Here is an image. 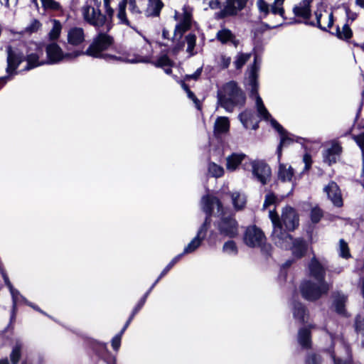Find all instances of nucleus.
<instances>
[{
  "mask_svg": "<svg viewBox=\"0 0 364 364\" xmlns=\"http://www.w3.org/2000/svg\"><path fill=\"white\" fill-rule=\"evenodd\" d=\"M254 59L252 64L247 69L248 74V85L250 87V97L255 99V107L257 109L258 117L264 121H269L271 124V121L274 119L271 114L269 112L266 107L264 106L262 99L259 95V72L262 64L261 55L255 51V48L253 50Z\"/></svg>",
  "mask_w": 364,
  "mask_h": 364,
  "instance_id": "f257e3e1",
  "label": "nucleus"
},
{
  "mask_svg": "<svg viewBox=\"0 0 364 364\" xmlns=\"http://www.w3.org/2000/svg\"><path fill=\"white\" fill-rule=\"evenodd\" d=\"M218 105L227 112H231L236 106L242 107L246 95L237 82L230 80L217 91Z\"/></svg>",
  "mask_w": 364,
  "mask_h": 364,
  "instance_id": "f03ea898",
  "label": "nucleus"
},
{
  "mask_svg": "<svg viewBox=\"0 0 364 364\" xmlns=\"http://www.w3.org/2000/svg\"><path fill=\"white\" fill-rule=\"evenodd\" d=\"M113 43L114 38L112 36L108 35L106 32L100 31L97 35L93 38L92 43L87 50L85 52L81 51L82 53V55L103 58L106 60H124L122 57L104 53Z\"/></svg>",
  "mask_w": 364,
  "mask_h": 364,
  "instance_id": "7ed1b4c3",
  "label": "nucleus"
},
{
  "mask_svg": "<svg viewBox=\"0 0 364 364\" xmlns=\"http://www.w3.org/2000/svg\"><path fill=\"white\" fill-rule=\"evenodd\" d=\"M153 49L151 43L146 42L139 50V53L134 55V58H124L122 57L123 61L131 63H149L154 64L156 67L164 68L167 74H170L172 70L170 68L165 67L172 66V62L166 55H161L156 60H152Z\"/></svg>",
  "mask_w": 364,
  "mask_h": 364,
  "instance_id": "20e7f679",
  "label": "nucleus"
},
{
  "mask_svg": "<svg viewBox=\"0 0 364 364\" xmlns=\"http://www.w3.org/2000/svg\"><path fill=\"white\" fill-rule=\"evenodd\" d=\"M331 285L327 282H314L308 279L300 284V291L302 297L309 301H314L322 296L326 295Z\"/></svg>",
  "mask_w": 364,
  "mask_h": 364,
  "instance_id": "39448f33",
  "label": "nucleus"
},
{
  "mask_svg": "<svg viewBox=\"0 0 364 364\" xmlns=\"http://www.w3.org/2000/svg\"><path fill=\"white\" fill-rule=\"evenodd\" d=\"M100 7L85 4L81 9L82 18L87 23L97 29L105 26L106 32H108L112 28V25L108 21L107 16L101 12Z\"/></svg>",
  "mask_w": 364,
  "mask_h": 364,
  "instance_id": "423d86ee",
  "label": "nucleus"
},
{
  "mask_svg": "<svg viewBox=\"0 0 364 364\" xmlns=\"http://www.w3.org/2000/svg\"><path fill=\"white\" fill-rule=\"evenodd\" d=\"M47 60L46 64H57L63 61L71 60L82 55V52L75 50L72 53H64L60 46L55 42H51L46 46Z\"/></svg>",
  "mask_w": 364,
  "mask_h": 364,
  "instance_id": "0eeeda50",
  "label": "nucleus"
},
{
  "mask_svg": "<svg viewBox=\"0 0 364 364\" xmlns=\"http://www.w3.org/2000/svg\"><path fill=\"white\" fill-rule=\"evenodd\" d=\"M271 126L276 132H277L280 136L279 143L276 151L277 159L279 161H280L282 155V149L284 146L289 145L294 141L300 143V141L303 140L304 139L301 137L296 136L294 134L289 133L275 119H272L271 121Z\"/></svg>",
  "mask_w": 364,
  "mask_h": 364,
  "instance_id": "6e6552de",
  "label": "nucleus"
},
{
  "mask_svg": "<svg viewBox=\"0 0 364 364\" xmlns=\"http://www.w3.org/2000/svg\"><path fill=\"white\" fill-rule=\"evenodd\" d=\"M201 207L205 218L212 219V216L219 217L224 213V207L220 199L213 195L203 196L201 199Z\"/></svg>",
  "mask_w": 364,
  "mask_h": 364,
  "instance_id": "1a4fd4ad",
  "label": "nucleus"
},
{
  "mask_svg": "<svg viewBox=\"0 0 364 364\" xmlns=\"http://www.w3.org/2000/svg\"><path fill=\"white\" fill-rule=\"evenodd\" d=\"M220 220L217 222L216 226L219 233L230 238L235 237L238 233V223L232 216H225V213L219 216Z\"/></svg>",
  "mask_w": 364,
  "mask_h": 364,
  "instance_id": "9d476101",
  "label": "nucleus"
},
{
  "mask_svg": "<svg viewBox=\"0 0 364 364\" xmlns=\"http://www.w3.org/2000/svg\"><path fill=\"white\" fill-rule=\"evenodd\" d=\"M253 177L262 185H266L272 176L270 166L262 159H255L250 161Z\"/></svg>",
  "mask_w": 364,
  "mask_h": 364,
  "instance_id": "9b49d317",
  "label": "nucleus"
},
{
  "mask_svg": "<svg viewBox=\"0 0 364 364\" xmlns=\"http://www.w3.org/2000/svg\"><path fill=\"white\" fill-rule=\"evenodd\" d=\"M265 235L262 230L256 225L248 227L244 234L243 240L249 247H257L261 245Z\"/></svg>",
  "mask_w": 364,
  "mask_h": 364,
  "instance_id": "f8f14e48",
  "label": "nucleus"
},
{
  "mask_svg": "<svg viewBox=\"0 0 364 364\" xmlns=\"http://www.w3.org/2000/svg\"><path fill=\"white\" fill-rule=\"evenodd\" d=\"M271 237L276 246L284 250L290 247L291 241L293 240L292 235L288 233L287 230L283 229L282 224L273 227Z\"/></svg>",
  "mask_w": 364,
  "mask_h": 364,
  "instance_id": "ddd939ff",
  "label": "nucleus"
},
{
  "mask_svg": "<svg viewBox=\"0 0 364 364\" xmlns=\"http://www.w3.org/2000/svg\"><path fill=\"white\" fill-rule=\"evenodd\" d=\"M162 36L164 39H167L171 42V46L173 47V53H177L182 48V21L176 25L173 33L171 36L169 31L166 28L162 31Z\"/></svg>",
  "mask_w": 364,
  "mask_h": 364,
  "instance_id": "4468645a",
  "label": "nucleus"
},
{
  "mask_svg": "<svg viewBox=\"0 0 364 364\" xmlns=\"http://www.w3.org/2000/svg\"><path fill=\"white\" fill-rule=\"evenodd\" d=\"M281 223L284 225L287 231H294L299 226V216L295 210L291 206H286L283 208Z\"/></svg>",
  "mask_w": 364,
  "mask_h": 364,
  "instance_id": "2eb2a0df",
  "label": "nucleus"
},
{
  "mask_svg": "<svg viewBox=\"0 0 364 364\" xmlns=\"http://www.w3.org/2000/svg\"><path fill=\"white\" fill-rule=\"evenodd\" d=\"M331 309L338 315L348 317V314L346 309L348 301V296L341 291H336L332 294Z\"/></svg>",
  "mask_w": 364,
  "mask_h": 364,
  "instance_id": "dca6fc26",
  "label": "nucleus"
},
{
  "mask_svg": "<svg viewBox=\"0 0 364 364\" xmlns=\"http://www.w3.org/2000/svg\"><path fill=\"white\" fill-rule=\"evenodd\" d=\"M7 68L8 74H12L18 68L20 63L23 61V54L18 50H14L11 46L7 47Z\"/></svg>",
  "mask_w": 364,
  "mask_h": 364,
  "instance_id": "f3484780",
  "label": "nucleus"
},
{
  "mask_svg": "<svg viewBox=\"0 0 364 364\" xmlns=\"http://www.w3.org/2000/svg\"><path fill=\"white\" fill-rule=\"evenodd\" d=\"M323 191L326 193L328 198L336 207L340 208L343 205L341 190L336 182L331 181L324 187Z\"/></svg>",
  "mask_w": 364,
  "mask_h": 364,
  "instance_id": "a211bd4d",
  "label": "nucleus"
},
{
  "mask_svg": "<svg viewBox=\"0 0 364 364\" xmlns=\"http://www.w3.org/2000/svg\"><path fill=\"white\" fill-rule=\"evenodd\" d=\"M309 275L312 277L317 282H326V269L321 263L314 257L311 258L309 263Z\"/></svg>",
  "mask_w": 364,
  "mask_h": 364,
  "instance_id": "6ab92c4d",
  "label": "nucleus"
},
{
  "mask_svg": "<svg viewBox=\"0 0 364 364\" xmlns=\"http://www.w3.org/2000/svg\"><path fill=\"white\" fill-rule=\"evenodd\" d=\"M292 255L296 259H300L305 256L308 245L306 241L301 237L293 238L291 241L290 247Z\"/></svg>",
  "mask_w": 364,
  "mask_h": 364,
  "instance_id": "aec40b11",
  "label": "nucleus"
},
{
  "mask_svg": "<svg viewBox=\"0 0 364 364\" xmlns=\"http://www.w3.org/2000/svg\"><path fill=\"white\" fill-rule=\"evenodd\" d=\"M68 43L73 46H79L85 40L84 30L80 27H73L69 29L67 35Z\"/></svg>",
  "mask_w": 364,
  "mask_h": 364,
  "instance_id": "412c9836",
  "label": "nucleus"
},
{
  "mask_svg": "<svg viewBox=\"0 0 364 364\" xmlns=\"http://www.w3.org/2000/svg\"><path fill=\"white\" fill-rule=\"evenodd\" d=\"M342 151V147L338 143H333L331 147L326 149L323 153V161L331 166L335 164L339 158Z\"/></svg>",
  "mask_w": 364,
  "mask_h": 364,
  "instance_id": "4be33fe9",
  "label": "nucleus"
},
{
  "mask_svg": "<svg viewBox=\"0 0 364 364\" xmlns=\"http://www.w3.org/2000/svg\"><path fill=\"white\" fill-rule=\"evenodd\" d=\"M311 326L301 327L298 331L297 341L303 348L308 349L311 346Z\"/></svg>",
  "mask_w": 364,
  "mask_h": 364,
  "instance_id": "5701e85b",
  "label": "nucleus"
},
{
  "mask_svg": "<svg viewBox=\"0 0 364 364\" xmlns=\"http://www.w3.org/2000/svg\"><path fill=\"white\" fill-rule=\"evenodd\" d=\"M312 0H303L299 5H296L293 8V13L296 16L302 17L305 20H309L311 16V3Z\"/></svg>",
  "mask_w": 364,
  "mask_h": 364,
  "instance_id": "b1692460",
  "label": "nucleus"
},
{
  "mask_svg": "<svg viewBox=\"0 0 364 364\" xmlns=\"http://www.w3.org/2000/svg\"><path fill=\"white\" fill-rule=\"evenodd\" d=\"M292 313L294 318L300 323H304L307 315V309L300 301H294L292 302Z\"/></svg>",
  "mask_w": 364,
  "mask_h": 364,
  "instance_id": "393cba45",
  "label": "nucleus"
},
{
  "mask_svg": "<svg viewBox=\"0 0 364 364\" xmlns=\"http://www.w3.org/2000/svg\"><path fill=\"white\" fill-rule=\"evenodd\" d=\"M164 6L161 0H148L144 14L147 17H158Z\"/></svg>",
  "mask_w": 364,
  "mask_h": 364,
  "instance_id": "a878e982",
  "label": "nucleus"
},
{
  "mask_svg": "<svg viewBox=\"0 0 364 364\" xmlns=\"http://www.w3.org/2000/svg\"><path fill=\"white\" fill-rule=\"evenodd\" d=\"M247 158V156L244 153H232L229 155L227 159L226 168L229 171H235L242 162L243 160Z\"/></svg>",
  "mask_w": 364,
  "mask_h": 364,
  "instance_id": "bb28decb",
  "label": "nucleus"
},
{
  "mask_svg": "<svg viewBox=\"0 0 364 364\" xmlns=\"http://www.w3.org/2000/svg\"><path fill=\"white\" fill-rule=\"evenodd\" d=\"M230 122L227 117H218L214 124V134L219 136L229 131Z\"/></svg>",
  "mask_w": 364,
  "mask_h": 364,
  "instance_id": "cd10ccee",
  "label": "nucleus"
},
{
  "mask_svg": "<svg viewBox=\"0 0 364 364\" xmlns=\"http://www.w3.org/2000/svg\"><path fill=\"white\" fill-rule=\"evenodd\" d=\"M294 174L293 168L289 166L287 168L284 164H279L278 168L277 177L282 182H290Z\"/></svg>",
  "mask_w": 364,
  "mask_h": 364,
  "instance_id": "c85d7f7f",
  "label": "nucleus"
},
{
  "mask_svg": "<svg viewBox=\"0 0 364 364\" xmlns=\"http://www.w3.org/2000/svg\"><path fill=\"white\" fill-rule=\"evenodd\" d=\"M231 199L233 207L236 210H240L245 208L247 199L244 193L233 192L231 193Z\"/></svg>",
  "mask_w": 364,
  "mask_h": 364,
  "instance_id": "c756f323",
  "label": "nucleus"
},
{
  "mask_svg": "<svg viewBox=\"0 0 364 364\" xmlns=\"http://www.w3.org/2000/svg\"><path fill=\"white\" fill-rule=\"evenodd\" d=\"M126 5L127 0H122L118 4V12H117V18L119 21V23L124 25H126L129 27L132 28L130 21L127 17L126 14Z\"/></svg>",
  "mask_w": 364,
  "mask_h": 364,
  "instance_id": "7c9ffc66",
  "label": "nucleus"
},
{
  "mask_svg": "<svg viewBox=\"0 0 364 364\" xmlns=\"http://www.w3.org/2000/svg\"><path fill=\"white\" fill-rule=\"evenodd\" d=\"M363 128L364 129V124L363 125ZM352 138L359 146L362 153L363 169L361 176L363 177V180L360 182V184L364 188V132H361L358 135H353Z\"/></svg>",
  "mask_w": 364,
  "mask_h": 364,
  "instance_id": "2f4dec72",
  "label": "nucleus"
},
{
  "mask_svg": "<svg viewBox=\"0 0 364 364\" xmlns=\"http://www.w3.org/2000/svg\"><path fill=\"white\" fill-rule=\"evenodd\" d=\"M345 350L347 354V357L345 359L336 357L333 353L331 354V357L334 364H360L353 361L349 346H346Z\"/></svg>",
  "mask_w": 364,
  "mask_h": 364,
  "instance_id": "473e14b6",
  "label": "nucleus"
},
{
  "mask_svg": "<svg viewBox=\"0 0 364 364\" xmlns=\"http://www.w3.org/2000/svg\"><path fill=\"white\" fill-rule=\"evenodd\" d=\"M22 343L17 341L12 348L9 358L11 364H18L21 358Z\"/></svg>",
  "mask_w": 364,
  "mask_h": 364,
  "instance_id": "72a5a7b5",
  "label": "nucleus"
},
{
  "mask_svg": "<svg viewBox=\"0 0 364 364\" xmlns=\"http://www.w3.org/2000/svg\"><path fill=\"white\" fill-rule=\"evenodd\" d=\"M247 1L248 0H226V4L230 9L235 12V15L236 16L239 11L245 9Z\"/></svg>",
  "mask_w": 364,
  "mask_h": 364,
  "instance_id": "f704fd0d",
  "label": "nucleus"
},
{
  "mask_svg": "<svg viewBox=\"0 0 364 364\" xmlns=\"http://www.w3.org/2000/svg\"><path fill=\"white\" fill-rule=\"evenodd\" d=\"M27 66L26 70H31L39 65L46 64L45 60H39V55L37 53H31L27 56Z\"/></svg>",
  "mask_w": 364,
  "mask_h": 364,
  "instance_id": "c9c22d12",
  "label": "nucleus"
},
{
  "mask_svg": "<svg viewBox=\"0 0 364 364\" xmlns=\"http://www.w3.org/2000/svg\"><path fill=\"white\" fill-rule=\"evenodd\" d=\"M211 223V218H205L203 223L200 225L197 231L196 236L201 239L202 240H204V239L207 236L208 231L210 227Z\"/></svg>",
  "mask_w": 364,
  "mask_h": 364,
  "instance_id": "e433bc0d",
  "label": "nucleus"
},
{
  "mask_svg": "<svg viewBox=\"0 0 364 364\" xmlns=\"http://www.w3.org/2000/svg\"><path fill=\"white\" fill-rule=\"evenodd\" d=\"M254 112L251 109H245L238 115V119L245 129L249 127V122L254 118Z\"/></svg>",
  "mask_w": 364,
  "mask_h": 364,
  "instance_id": "4c0bfd02",
  "label": "nucleus"
},
{
  "mask_svg": "<svg viewBox=\"0 0 364 364\" xmlns=\"http://www.w3.org/2000/svg\"><path fill=\"white\" fill-rule=\"evenodd\" d=\"M216 38L221 43L225 44L234 38V35L230 29L223 28L218 31Z\"/></svg>",
  "mask_w": 364,
  "mask_h": 364,
  "instance_id": "58836bf2",
  "label": "nucleus"
},
{
  "mask_svg": "<svg viewBox=\"0 0 364 364\" xmlns=\"http://www.w3.org/2000/svg\"><path fill=\"white\" fill-rule=\"evenodd\" d=\"M53 27L48 33V38L50 41L57 40L61 32L62 26L59 21L54 19L52 21Z\"/></svg>",
  "mask_w": 364,
  "mask_h": 364,
  "instance_id": "ea45409f",
  "label": "nucleus"
},
{
  "mask_svg": "<svg viewBox=\"0 0 364 364\" xmlns=\"http://www.w3.org/2000/svg\"><path fill=\"white\" fill-rule=\"evenodd\" d=\"M203 241L196 235L187 246L183 248V255L193 252L201 245Z\"/></svg>",
  "mask_w": 364,
  "mask_h": 364,
  "instance_id": "a19ab883",
  "label": "nucleus"
},
{
  "mask_svg": "<svg viewBox=\"0 0 364 364\" xmlns=\"http://www.w3.org/2000/svg\"><path fill=\"white\" fill-rule=\"evenodd\" d=\"M183 91L187 94L188 98L193 102L195 107L198 110H200L202 105L200 100L196 96L195 93L190 90L189 87L185 82H183Z\"/></svg>",
  "mask_w": 364,
  "mask_h": 364,
  "instance_id": "79ce46f5",
  "label": "nucleus"
},
{
  "mask_svg": "<svg viewBox=\"0 0 364 364\" xmlns=\"http://www.w3.org/2000/svg\"><path fill=\"white\" fill-rule=\"evenodd\" d=\"M208 170L209 174L215 178L221 177L224 173L223 168L214 162L209 163Z\"/></svg>",
  "mask_w": 364,
  "mask_h": 364,
  "instance_id": "37998d69",
  "label": "nucleus"
},
{
  "mask_svg": "<svg viewBox=\"0 0 364 364\" xmlns=\"http://www.w3.org/2000/svg\"><path fill=\"white\" fill-rule=\"evenodd\" d=\"M251 53H239L234 60L233 63L236 69H241L247 61L250 59Z\"/></svg>",
  "mask_w": 364,
  "mask_h": 364,
  "instance_id": "c03bdc74",
  "label": "nucleus"
},
{
  "mask_svg": "<svg viewBox=\"0 0 364 364\" xmlns=\"http://www.w3.org/2000/svg\"><path fill=\"white\" fill-rule=\"evenodd\" d=\"M185 41L188 45L186 52L189 54L188 57H191L194 55L193 51L196 46V36L195 34L189 33L186 36Z\"/></svg>",
  "mask_w": 364,
  "mask_h": 364,
  "instance_id": "a18cd8bd",
  "label": "nucleus"
},
{
  "mask_svg": "<svg viewBox=\"0 0 364 364\" xmlns=\"http://www.w3.org/2000/svg\"><path fill=\"white\" fill-rule=\"evenodd\" d=\"M181 256V254L178 255L168 263V264L163 269L157 279L155 281V284H157L159 280L170 271V269L180 260Z\"/></svg>",
  "mask_w": 364,
  "mask_h": 364,
  "instance_id": "49530a36",
  "label": "nucleus"
},
{
  "mask_svg": "<svg viewBox=\"0 0 364 364\" xmlns=\"http://www.w3.org/2000/svg\"><path fill=\"white\" fill-rule=\"evenodd\" d=\"M223 250L229 255H236L238 253L237 247L233 240L225 242L223 245Z\"/></svg>",
  "mask_w": 364,
  "mask_h": 364,
  "instance_id": "de8ad7c7",
  "label": "nucleus"
},
{
  "mask_svg": "<svg viewBox=\"0 0 364 364\" xmlns=\"http://www.w3.org/2000/svg\"><path fill=\"white\" fill-rule=\"evenodd\" d=\"M235 15V12L230 8L228 6V5L226 4L223 9H221L220 11L216 12L215 14V18L216 20H220L223 18H225L228 16H233Z\"/></svg>",
  "mask_w": 364,
  "mask_h": 364,
  "instance_id": "09e8293b",
  "label": "nucleus"
},
{
  "mask_svg": "<svg viewBox=\"0 0 364 364\" xmlns=\"http://www.w3.org/2000/svg\"><path fill=\"white\" fill-rule=\"evenodd\" d=\"M323 217V211L318 207H314L311 210L310 212V218L311 221L316 224L318 223Z\"/></svg>",
  "mask_w": 364,
  "mask_h": 364,
  "instance_id": "8fccbe9b",
  "label": "nucleus"
},
{
  "mask_svg": "<svg viewBox=\"0 0 364 364\" xmlns=\"http://www.w3.org/2000/svg\"><path fill=\"white\" fill-rule=\"evenodd\" d=\"M339 247L341 257L347 259L350 257L348 243L343 239L339 240Z\"/></svg>",
  "mask_w": 364,
  "mask_h": 364,
  "instance_id": "3c124183",
  "label": "nucleus"
},
{
  "mask_svg": "<svg viewBox=\"0 0 364 364\" xmlns=\"http://www.w3.org/2000/svg\"><path fill=\"white\" fill-rule=\"evenodd\" d=\"M45 9L57 11L60 8V4L55 0H41Z\"/></svg>",
  "mask_w": 364,
  "mask_h": 364,
  "instance_id": "603ef678",
  "label": "nucleus"
},
{
  "mask_svg": "<svg viewBox=\"0 0 364 364\" xmlns=\"http://www.w3.org/2000/svg\"><path fill=\"white\" fill-rule=\"evenodd\" d=\"M341 40L348 41L353 36V31L348 23L343 26L341 31Z\"/></svg>",
  "mask_w": 364,
  "mask_h": 364,
  "instance_id": "864d4df0",
  "label": "nucleus"
},
{
  "mask_svg": "<svg viewBox=\"0 0 364 364\" xmlns=\"http://www.w3.org/2000/svg\"><path fill=\"white\" fill-rule=\"evenodd\" d=\"M355 331L357 333L364 335V318L360 316H356L354 323Z\"/></svg>",
  "mask_w": 364,
  "mask_h": 364,
  "instance_id": "5fc2aeb1",
  "label": "nucleus"
},
{
  "mask_svg": "<svg viewBox=\"0 0 364 364\" xmlns=\"http://www.w3.org/2000/svg\"><path fill=\"white\" fill-rule=\"evenodd\" d=\"M259 247H260L262 255L267 259L272 256V247L270 244L263 243L262 242Z\"/></svg>",
  "mask_w": 364,
  "mask_h": 364,
  "instance_id": "6e6d98bb",
  "label": "nucleus"
},
{
  "mask_svg": "<svg viewBox=\"0 0 364 364\" xmlns=\"http://www.w3.org/2000/svg\"><path fill=\"white\" fill-rule=\"evenodd\" d=\"M110 1L111 0H103L104 2V6L105 9V12L107 14V18L108 19V21L111 23V19L114 15V9L110 6Z\"/></svg>",
  "mask_w": 364,
  "mask_h": 364,
  "instance_id": "4d7b16f0",
  "label": "nucleus"
},
{
  "mask_svg": "<svg viewBox=\"0 0 364 364\" xmlns=\"http://www.w3.org/2000/svg\"><path fill=\"white\" fill-rule=\"evenodd\" d=\"M257 6L261 13H264L265 16L269 13V5L264 0H257Z\"/></svg>",
  "mask_w": 364,
  "mask_h": 364,
  "instance_id": "13d9d810",
  "label": "nucleus"
},
{
  "mask_svg": "<svg viewBox=\"0 0 364 364\" xmlns=\"http://www.w3.org/2000/svg\"><path fill=\"white\" fill-rule=\"evenodd\" d=\"M41 26V23L37 19H33L26 28V31L30 33L36 32Z\"/></svg>",
  "mask_w": 364,
  "mask_h": 364,
  "instance_id": "bf43d9fd",
  "label": "nucleus"
},
{
  "mask_svg": "<svg viewBox=\"0 0 364 364\" xmlns=\"http://www.w3.org/2000/svg\"><path fill=\"white\" fill-rule=\"evenodd\" d=\"M269 217L272 221V226L275 227L277 225H281V218H279L278 213L275 210H270L269 213Z\"/></svg>",
  "mask_w": 364,
  "mask_h": 364,
  "instance_id": "052dcab7",
  "label": "nucleus"
},
{
  "mask_svg": "<svg viewBox=\"0 0 364 364\" xmlns=\"http://www.w3.org/2000/svg\"><path fill=\"white\" fill-rule=\"evenodd\" d=\"M276 196L273 193H269L265 196V199L263 203V209L267 208L270 205H272L276 201Z\"/></svg>",
  "mask_w": 364,
  "mask_h": 364,
  "instance_id": "680f3d73",
  "label": "nucleus"
},
{
  "mask_svg": "<svg viewBox=\"0 0 364 364\" xmlns=\"http://www.w3.org/2000/svg\"><path fill=\"white\" fill-rule=\"evenodd\" d=\"M191 27V16L188 11L183 7V33Z\"/></svg>",
  "mask_w": 364,
  "mask_h": 364,
  "instance_id": "e2e57ef3",
  "label": "nucleus"
},
{
  "mask_svg": "<svg viewBox=\"0 0 364 364\" xmlns=\"http://www.w3.org/2000/svg\"><path fill=\"white\" fill-rule=\"evenodd\" d=\"M341 6L345 10L346 17L348 20H350L351 21H353L356 19L358 14L355 12L351 11L350 8L346 4H342Z\"/></svg>",
  "mask_w": 364,
  "mask_h": 364,
  "instance_id": "0e129e2a",
  "label": "nucleus"
},
{
  "mask_svg": "<svg viewBox=\"0 0 364 364\" xmlns=\"http://www.w3.org/2000/svg\"><path fill=\"white\" fill-rule=\"evenodd\" d=\"M129 9L131 13L134 15L139 16L141 11L136 5V0H129Z\"/></svg>",
  "mask_w": 364,
  "mask_h": 364,
  "instance_id": "69168bd1",
  "label": "nucleus"
},
{
  "mask_svg": "<svg viewBox=\"0 0 364 364\" xmlns=\"http://www.w3.org/2000/svg\"><path fill=\"white\" fill-rule=\"evenodd\" d=\"M11 297H12V301H13V311L14 312L16 310V307L17 304H21V303H25L27 304V303L28 302L26 300V299L20 294L19 291H18V294H16V300H14V296H11Z\"/></svg>",
  "mask_w": 364,
  "mask_h": 364,
  "instance_id": "338daca9",
  "label": "nucleus"
},
{
  "mask_svg": "<svg viewBox=\"0 0 364 364\" xmlns=\"http://www.w3.org/2000/svg\"><path fill=\"white\" fill-rule=\"evenodd\" d=\"M306 364H321V357L316 354L309 355L306 358Z\"/></svg>",
  "mask_w": 364,
  "mask_h": 364,
  "instance_id": "774afa93",
  "label": "nucleus"
}]
</instances>
